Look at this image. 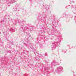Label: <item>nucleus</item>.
Returning a JSON list of instances; mask_svg holds the SVG:
<instances>
[{
    "mask_svg": "<svg viewBox=\"0 0 76 76\" xmlns=\"http://www.w3.org/2000/svg\"><path fill=\"white\" fill-rule=\"evenodd\" d=\"M63 70V67L61 66H59L56 69V72L58 73V74H60L61 73V71Z\"/></svg>",
    "mask_w": 76,
    "mask_h": 76,
    "instance_id": "1",
    "label": "nucleus"
},
{
    "mask_svg": "<svg viewBox=\"0 0 76 76\" xmlns=\"http://www.w3.org/2000/svg\"><path fill=\"white\" fill-rule=\"evenodd\" d=\"M57 45V42H53V43H52V50H54L55 48H56V46Z\"/></svg>",
    "mask_w": 76,
    "mask_h": 76,
    "instance_id": "2",
    "label": "nucleus"
},
{
    "mask_svg": "<svg viewBox=\"0 0 76 76\" xmlns=\"http://www.w3.org/2000/svg\"><path fill=\"white\" fill-rule=\"evenodd\" d=\"M17 0H8V1H9V3H10V4H12L15 2Z\"/></svg>",
    "mask_w": 76,
    "mask_h": 76,
    "instance_id": "3",
    "label": "nucleus"
},
{
    "mask_svg": "<svg viewBox=\"0 0 76 76\" xmlns=\"http://www.w3.org/2000/svg\"><path fill=\"white\" fill-rule=\"evenodd\" d=\"M51 65L48 64L45 66V69L48 70V69H49L50 68H51Z\"/></svg>",
    "mask_w": 76,
    "mask_h": 76,
    "instance_id": "4",
    "label": "nucleus"
},
{
    "mask_svg": "<svg viewBox=\"0 0 76 76\" xmlns=\"http://www.w3.org/2000/svg\"><path fill=\"white\" fill-rule=\"evenodd\" d=\"M39 56H37L36 57H34V59L35 61H38L39 60Z\"/></svg>",
    "mask_w": 76,
    "mask_h": 76,
    "instance_id": "5",
    "label": "nucleus"
},
{
    "mask_svg": "<svg viewBox=\"0 0 76 76\" xmlns=\"http://www.w3.org/2000/svg\"><path fill=\"white\" fill-rule=\"evenodd\" d=\"M55 60L53 61L51 63V67L53 66H55L54 64H55Z\"/></svg>",
    "mask_w": 76,
    "mask_h": 76,
    "instance_id": "6",
    "label": "nucleus"
},
{
    "mask_svg": "<svg viewBox=\"0 0 76 76\" xmlns=\"http://www.w3.org/2000/svg\"><path fill=\"white\" fill-rule=\"evenodd\" d=\"M22 21H21L20 20H19V25H20L21 26H23V24H22Z\"/></svg>",
    "mask_w": 76,
    "mask_h": 76,
    "instance_id": "7",
    "label": "nucleus"
},
{
    "mask_svg": "<svg viewBox=\"0 0 76 76\" xmlns=\"http://www.w3.org/2000/svg\"><path fill=\"white\" fill-rule=\"evenodd\" d=\"M10 31H12V32H14L15 31V28H11L10 30Z\"/></svg>",
    "mask_w": 76,
    "mask_h": 76,
    "instance_id": "8",
    "label": "nucleus"
},
{
    "mask_svg": "<svg viewBox=\"0 0 76 76\" xmlns=\"http://www.w3.org/2000/svg\"><path fill=\"white\" fill-rule=\"evenodd\" d=\"M32 45H30L29 46H28V48H32Z\"/></svg>",
    "mask_w": 76,
    "mask_h": 76,
    "instance_id": "9",
    "label": "nucleus"
},
{
    "mask_svg": "<svg viewBox=\"0 0 76 76\" xmlns=\"http://www.w3.org/2000/svg\"><path fill=\"white\" fill-rule=\"evenodd\" d=\"M18 23V21L17 20H16L15 21V22L14 23V25H16V24H17Z\"/></svg>",
    "mask_w": 76,
    "mask_h": 76,
    "instance_id": "10",
    "label": "nucleus"
},
{
    "mask_svg": "<svg viewBox=\"0 0 76 76\" xmlns=\"http://www.w3.org/2000/svg\"><path fill=\"white\" fill-rule=\"evenodd\" d=\"M55 64H56V65L57 66H58V65H59L60 64H58V63H57V62H55Z\"/></svg>",
    "mask_w": 76,
    "mask_h": 76,
    "instance_id": "11",
    "label": "nucleus"
},
{
    "mask_svg": "<svg viewBox=\"0 0 76 76\" xmlns=\"http://www.w3.org/2000/svg\"><path fill=\"white\" fill-rule=\"evenodd\" d=\"M27 26H26L24 28L23 30H24V31H26V29H27Z\"/></svg>",
    "mask_w": 76,
    "mask_h": 76,
    "instance_id": "12",
    "label": "nucleus"
},
{
    "mask_svg": "<svg viewBox=\"0 0 76 76\" xmlns=\"http://www.w3.org/2000/svg\"><path fill=\"white\" fill-rule=\"evenodd\" d=\"M24 53H25V54H28V53H29L28 51L26 52V51H24Z\"/></svg>",
    "mask_w": 76,
    "mask_h": 76,
    "instance_id": "13",
    "label": "nucleus"
},
{
    "mask_svg": "<svg viewBox=\"0 0 76 76\" xmlns=\"http://www.w3.org/2000/svg\"><path fill=\"white\" fill-rule=\"evenodd\" d=\"M38 56H39V57H42V55L40 54V55H39Z\"/></svg>",
    "mask_w": 76,
    "mask_h": 76,
    "instance_id": "14",
    "label": "nucleus"
},
{
    "mask_svg": "<svg viewBox=\"0 0 76 76\" xmlns=\"http://www.w3.org/2000/svg\"><path fill=\"white\" fill-rule=\"evenodd\" d=\"M14 10H15V11H16L17 10V8H14Z\"/></svg>",
    "mask_w": 76,
    "mask_h": 76,
    "instance_id": "15",
    "label": "nucleus"
},
{
    "mask_svg": "<svg viewBox=\"0 0 76 76\" xmlns=\"http://www.w3.org/2000/svg\"><path fill=\"white\" fill-rule=\"evenodd\" d=\"M45 61V63H48V62H47V60L45 61Z\"/></svg>",
    "mask_w": 76,
    "mask_h": 76,
    "instance_id": "16",
    "label": "nucleus"
},
{
    "mask_svg": "<svg viewBox=\"0 0 76 76\" xmlns=\"http://www.w3.org/2000/svg\"><path fill=\"white\" fill-rule=\"evenodd\" d=\"M45 56H47V53H46L45 54H44Z\"/></svg>",
    "mask_w": 76,
    "mask_h": 76,
    "instance_id": "17",
    "label": "nucleus"
},
{
    "mask_svg": "<svg viewBox=\"0 0 76 76\" xmlns=\"http://www.w3.org/2000/svg\"><path fill=\"white\" fill-rule=\"evenodd\" d=\"M20 28H21V29H23V27L22 26H21V27H20Z\"/></svg>",
    "mask_w": 76,
    "mask_h": 76,
    "instance_id": "18",
    "label": "nucleus"
},
{
    "mask_svg": "<svg viewBox=\"0 0 76 76\" xmlns=\"http://www.w3.org/2000/svg\"><path fill=\"white\" fill-rule=\"evenodd\" d=\"M75 20L76 21H75V22L76 23V16L75 17Z\"/></svg>",
    "mask_w": 76,
    "mask_h": 76,
    "instance_id": "19",
    "label": "nucleus"
},
{
    "mask_svg": "<svg viewBox=\"0 0 76 76\" xmlns=\"http://www.w3.org/2000/svg\"><path fill=\"white\" fill-rule=\"evenodd\" d=\"M71 7L72 8H73V5H72Z\"/></svg>",
    "mask_w": 76,
    "mask_h": 76,
    "instance_id": "20",
    "label": "nucleus"
},
{
    "mask_svg": "<svg viewBox=\"0 0 76 76\" xmlns=\"http://www.w3.org/2000/svg\"><path fill=\"white\" fill-rule=\"evenodd\" d=\"M8 19H11V20H12V19H11V18H8Z\"/></svg>",
    "mask_w": 76,
    "mask_h": 76,
    "instance_id": "21",
    "label": "nucleus"
},
{
    "mask_svg": "<svg viewBox=\"0 0 76 76\" xmlns=\"http://www.w3.org/2000/svg\"><path fill=\"white\" fill-rule=\"evenodd\" d=\"M56 32H58V31H59L57 30H56Z\"/></svg>",
    "mask_w": 76,
    "mask_h": 76,
    "instance_id": "22",
    "label": "nucleus"
},
{
    "mask_svg": "<svg viewBox=\"0 0 76 76\" xmlns=\"http://www.w3.org/2000/svg\"><path fill=\"white\" fill-rule=\"evenodd\" d=\"M59 42H61V40H59Z\"/></svg>",
    "mask_w": 76,
    "mask_h": 76,
    "instance_id": "23",
    "label": "nucleus"
},
{
    "mask_svg": "<svg viewBox=\"0 0 76 76\" xmlns=\"http://www.w3.org/2000/svg\"><path fill=\"white\" fill-rule=\"evenodd\" d=\"M12 43V44H12L13 42H12V43Z\"/></svg>",
    "mask_w": 76,
    "mask_h": 76,
    "instance_id": "24",
    "label": "nucleus"
},
{
    "mask_svg": "<svg viewBox=\"0 0 76 76\" xmlns=\"http://www.w3.org/2000/svg\"><path fill=\"white\" fill-rule=\"evenodd\" d=\"M10 51V53H11V52H10V51Z\"/></svg>",
    "mask_w": 76,
    "mask_h": 76,
    "instance_id": "25",
    "label": "nucleus"
},
{
    "mask_svg": "<svg viewBox=\"0 0 76 76\" xmlns=\"http://www.w3.org/2000/svg\"><path fill=\"white\" fill-rule=\"evenodd\" d=\"M31 30L32 31V29H31Z\"/></svg>",
    "mask_w": 76,
    "mask_h": 76,
    "instance_id": "26",
    "label": "nucleus"
},
{
    "mask_svg": "<svg viewBox=\"0 0 76 76\" xmlns=\"http://www.w3.org/2000/svg\"><path fill=\"white\" fill-rule=\"evenodd\" d=\"M50 13H51V11L50 12Z\"/></svg>",
    "mask_w": 76,
    "mask_h": 76,
    "instance_id": "27",
    "label": "nucleus"
},
{
    "mask_svg": "<svg viewBox=\"0 0 76 76\" xmlns=\"http://www.w3.org/2000/svg\"><path fill=\"white\" fill-rule=\"evenodd\" d=\"M65 16H66V14L65 15Z\"/></svg>",
    "mask_w": 76,
    "mask_h": 76,
    "instance_id": "28",
    "label": "nucleus"
},
{
    "mask_svg": "<svg viewBox=\"0 0 76 76\" xmlns=\"http://www.w3.org/2000/svg\"><path fill=\"white\" fill-rule=\"evenodd\" d=\"M17 4V5H18V4ZM18 5L19 6V5Z\"/></svg>",
    "mask_w": 76,
    "mask_h": 76,
    "instance_id": "29",
    "label": "nucleus"
},
{
    "mask_svg": "<svg viewBox=\"0 0 76 76\" xmlns=\"http://www.w3.org/2000/svg\"><path fill=\"white\" fill-rule=\"evenodd\" d=\"M49 7H50V6H49Z\"/></svg>",
    "mask_w": 76,
    "mask_h": 76,
    "instance_id": "30",
    "label": "nucleus"
},
{
    "mask_svg": "<svg viewBox=\"0 0 76 76\" xmlns=\"http://www.w3.org/2000/svg\"><path fill=\"white\" fill-rule=\"evenodd\" d=\"M1 33L0 32V34Z\"/></svg>",
    "mask_w": 76,
    "mask_h": 76,
    "instance_id": "31",
    "label": "nucleus"
}]
</instances>
